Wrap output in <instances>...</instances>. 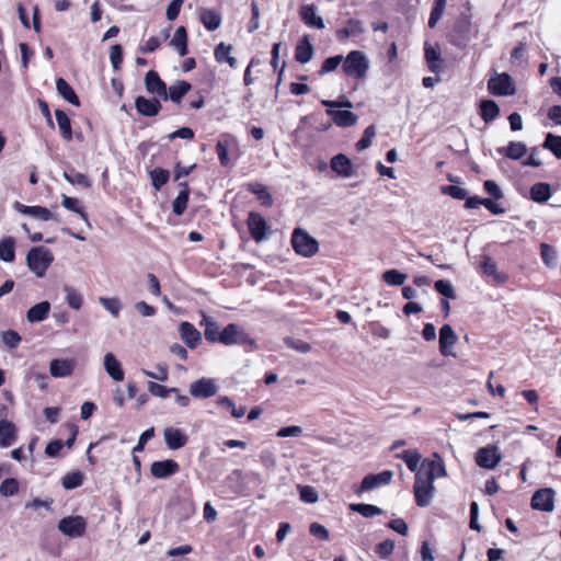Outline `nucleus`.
<instances>
[{
	"label": "nucleus",
	"mask_w": 561,
	"mask_h": 561,
	"mask_svg": "<svg viewBox=\"0 0 561 561\" xmlns=\"http://www.w3.org/2000/svg\"><path fill=\"white\" fill-rule=\"evenodd\" d=\"M393 473L391 470H385L379 473H369L365 476L359 485L354 486V492L360 495L364 492L371 491L381 485H387L391 482Z\"/></svg>",
	"instance_id": "nucleus-8"
},
{
	"label": "nucleus",
	"mask_w": 561,
	"mask_h": 561,
	"mask_svg": "<svg viewBox=\"0 0 561 561\" xmlns=\"http://www.w3.org/2000/svg\"><path fill=\"white\" fill-rule=\"evenodd\" d=\"M56 88L58 93L70 104L75 106L80 105L79 98L77 96L75 90L70 87V84L62 78L57 79Z\"/></svg>",
	"instance_id": "nucleus-40"
},
{
	"label": "nucleus",
	"mask_w": 561,
	"mask_h": 561,
	"mask_svg": "<svg viewBox=\"0 0 561 561\" xmlns=\"http://www.w3.org/2000/svg\"><path fill=\"white\" fill-rule=\"evenodd\" d=\"M2 342L9 347V348H15L20 342L21 336L20 334L14 330H7L1 333Z\"/></svg>",
	"instance_id": "nucleus-64"
},
{
	"label": "nucleus",
	"mask_w": 561,
	"mask_h": 561,
	"mask_svg": "<svg viewBox=\"0 0 561 561\" xmlns=\"http://www.w3.org/2000/svg\"><path fill=\"white\" fill-rule=\"evenodd\" d=\"M424 56L430 71L439 73L443 70L442 53L438 45H425Z\"/></svg>",
	"instance_id": "nucleus-20"
},
{
	"label": "nucleus",
	"mask_w": 561,
	"mask_h": 561,
	"mask_svg": "<svg viewBox=\"0 0 561 561\" xmlns=\"http://www.w3.org/2000/svg\"><path fill=\"white\" fill-rule=\"evenodd\" d=\"M198 16L207 31H216L221 24V15L214 9L202 8L198 11Z\"/></svg>",
	"instance_id": "nucleus-25"
},
{
	"label": "nucleus",
	"mask_w": 561,
	"mask_h": 561,
	"mask_svg": "<svg viewBox=\"0 0 561 561\" xmlns=\"http://www.w3.org/2000/svg\"><path fill=\"white\" fill-rule=\"evenodd\" d=\"M64 179L72 185H78L83 188H89L92 185L91 180L84 173L77 172L76 170L65 171Z\"/></svg>",
	"instance_id": "nucleus-44"
},
{
	"label": "nucleus",
	"mask_w": 561,
	"mask_h": 561,
	"mask_svg": "<svg viewBox=\"0 0 561 561\" xmlns=\"http://www.w3.org/2000/svg\"><path fill=\"white\" fill-rule=\"evenodd\" d=\"M376 130L374 125H369L365 128L362 138L356 142V149L362 151L371 145V140L375 137Z\"/></svg>",
	"instance_id": "nucleus-60"
},
{
	"label": "nucleus",
	"mask_w": 561,
	"mask_h": 561,
	"mask_svg": "<svg viewBox=\"0 0 561 561\" xmlns=\"http://www.w3.org/2000/svg\"><path fill=\"white\" fill-rule=\"evenodd\" d=\"M218 385L215 379L203 377L190 385V393L197 399H206L218 392Z\"/></svg>",
	"instance_id": "nucleus-10"
},
{
	"label": "nucleus",
	"mask_w": 561,
	"mask_h": 561,
	"mask_svg": "<svg viewBox=\"0 0 561 561\" xmlns=\"http://www.w3.org/2000/svg\"><path fill=\"white\" fill-rule=\"evenodd\" d=\"M435 456L437 457L436 460L424 459L417 470L419 472H423L425 477L431 478L433 481L436 478L445 477L447 474L442 458L437 454H435Z\"/></svg>",
	"instance_id": "nucleus-14"
},
{
	"label": "nucleus",
	"mask_w": 561,
	"mask_h": 561,
	"mask_svg": "<svg viewBox=\"0 0 561 561\" xmlns=\"http://www.w3.org/2000/svg\"><path fill=\"white\" fill-rule=\"evenodd\" d=\"M248 191H250L263 207H272L274 199L267 187L261 183L248 184Z\"/></svg>",
	"instance_id": "nucleus-31"
},
{
	"label": "nucleus",
	"mask_w": 561,
	"mask_h": 561,
	"mask_svg": "<svg viewBox=\"0 0 561 561\" xmlns=\"http://www.w3.org/2000/svg\"><path fill=\"white\" fill-rule=\"evenodd\" d=\"M179 470V463L172 459L154 461L150 467L151 474L157 479H167L175 474Z\"/></svg>",
	"instance_id": "nucleus-15"
},
{
	"label": "nucleus",
	"mask_w": 561,
	"mask_h": 561,
	"mask_svg": "<svg viewBox=\"0 0 561 561\" xmlns=\"http://www.w3.org/2000/svg\"><path fill=\"white\" fill-rule=\"evenodd\" d=\"M472 16L469 13H460L448 27L446 37L453 46L465 49L472 37Z\"/></svg>",
	"instance_id": "nucleus-1"
},
{
	"label": "nucleus",
	"mask_w": 561,
	"mask_h": 561,
	"mask_svg": "<svg viewBox=\"0 0 561 561\" xmlns=\"http://www.w3.org/2000/svg\"><path fill=\"white\" fill-rule=\"evenodd\" d=\"M314 49L307 36H304L295 48V59L300 64H307L311 60Z\"/></svg>",
	"instance_id": "nucleus-32"
},
{
	"label": "nucleus",
	"mask_w": 561,
	"mask_h": 561,
	"mask_svg": "<svg viewBox=\"0 0 561 561\" xmlns=\"http://www.w3.org/2000/svg\"><path fill=\"white\" fill-rule=\"evenodd\" d=\"M76 368L75 359H51L49 373L55 378H66L73 374Z\"/></svg>",
	"instance_id": "nucleus-16"
},
{
	"label": "nucleus",
	"mask_w": 561,
	"mask_h": 561,
	"mask_svg": "<svg viewBox=\"0 0 561 561\" xmlns=\"http://www.w3.org/2000/svg\"><path fill=\"white\" fill-rule=\"evenodd\" d=\"M331 169L342 178H350L354 174L352 161L344 153H337L330 161Z\"/></svg>",
	"instance_id": "nucleus-21"
},
{
	"label": "nucleus",
	"mask_w": 561,
	"mask_h": 561,
	"mask_svg": "<svg viewBox=\"0 0 561 561\" xmlns=\"http://www.w3.org/2000/svg\"><path fill=\"white\" fill-rule=\"evenodd\" d=\"M285 344L289 348H293L302 354H306V353L310 352V350H311V345L308 342H306L304 340H299V339L286 337Z\"/></svg>",
	"instance_id": "nucleus-63"
},
{
	"label": "nucleus",
	"mask_w": 561,
	"mask_h": 561,
	"mask_svg": "<svg viewBox=\"0 0 561 561\" xmlns=\"http://www.w3.org/2000/svg\"><path fill=\"white\" fill-rule=\"evenodd\" d=\"M239 331L236 324H228L224 330H221L219 336V343L225 345H233L238 342Z\"/></svg>",
	"instance_id": "nucleus-49"
},
{
	"label": "nucleus",
	"mask_w": 561,
	"mask_h": 561,
	"mask_svg": "<svg viewBox=\"0 0 561 561\" xmlns=\"http://www.w3.org/2000/svg\"><path fill=\"white\" fill-rule=\"evenodd\" d=\"M170 45L179 53L180 56L187 54V34L184 26H179L170 42Z\"/></svg>",
	"instance_id": "nucleus-37"
},
{
	"label": "nucleus",
	"mask_w": 561,
	"mask_h": 561,
	"mask_svg": "<svg viewBox=\"0 0 561 561\" xmlns=\"http://www.w3.org/2000/svg\"><path fill=\"white\" fill-rule=\"evenodd\" d=\"M497 153L513 160H519L527 152V147L522 141H510L507 146L496 149Z\"/></svg>",
	"instance_id": "nucleus-28"
},
{
	"label": "nucleus",
	"mask_w": 561,
	"mask_h": 561,
	"mask_svg": "<svg viewBox=\"0 0 561 561\" xmlns=\"http://www.w3.org/2000/svg\"><path fill=\"white\" fill-rule=\"evenodd\" d=\"M533 510L541 512H552L554 508V491L551 488L537 490L530 500Z\"/></svg>",
	"instance_id": "nucleus-11"
},
{
	"label": "nucleus",
	"mask_w": 561,
	"mask_h": 561,
	"mask_svg": "<svg viewBox=\"0 0 561 561\" xmlns=\"http://www.w3.org/2000/svg\"><path fill=\"white\" fill-rule=\"evenodd\" d=\"M248 232L256 243H261L272 236L273 230L260 213L250 211L248 213Z\"/></svg>",
	"instance_id": "nucleus-5"
},
{
	"label": "nucleus",
	"mask_w": 561,
	"mask_h": 561,
	"mask_svg": "<svg viewBox=\"0 0 561 561\" xmlns=\"http://www.w3.org/2000/svg\"><path fill=\"white\" fill-rule=\"evenodd\" d=\"M327 114L339 127H351L357 123V115L351 111L327 110Z\"/></svg>",
	"instance_id": "nucleus-27"
},
{
	"label": "nucleus",
	"mask_w": 561,
	"mask_h": 561,
	"mask_svg": "<svg viewBox=\"0 0 561 561\" xmlns=\"http://www.w3.org/2000/svg\"><path fill=\"white\" fill-rule=\"evenodd\" d=\"M16 440V428L15 425L8 421H0V446L2 448L10 447Z\"/></svg>",
	"instance_id": "nucleus-30"
},
{
	"label": "nucleus",
	"mask_w": 561,
	"mask_h": 561,
	"mask_svg": "<svg viewBox=\"0 0 561 561\" xmlns=\"http://www.w3.org/2000/svg\"><path fill=\"white\" fill-rule=\"evenodd\" d=\"M150 178L154 188L160 190L169 181L170 172L161 168H156L150 172Z\"/></svg>",
	"instance_id": "nucleus-53"
},
{
	"label": "nucleus",
	"mask_w": 561,
	"mask_h": 561,
	"mask_svg": "<svg viewBox=\"0 0 561 561\" xmlns=\"http://www.w3.org/2000/svg\"><path fill=\"white\" fill-rule=\"evenodd\" d=\"M396 457L402 459L405 462L408 469L416 473L421 460V455L416 450L408 449L401 454H397Z\"/></svg>",
	"instance_id": "nucleus-46"
},
{
	"label": "nucleus",
	"mask_w": 561,
	"mask_h": 561,
	"mask_svg": "<svg viewBox=\"0 0 561 561\" xmlns=\"http://www.w3.org/2000/svg\"><path fill=\"white\" fill-rule=\"evenodd\" d=\"M375 553L380 558V559H388L392 553H393V550H394V541L391 540V539H386L379 543H377L375 546Z\"/></svg>",
	"instance_id": "nucleus-57"
},
{
	"label": "nucleus",
	"mask_w": 561,
	"mask_h": 561,
	"mask_svg": "<svg viewBox=\"0 0 561 561\" xmlns=\"http://www.w3.org/2000/svg\"><path fill=\"white\" fill-rule=\"evenodd\" d=\"M500 115V107L493 100L480 102V116L485 124L493 122Z\"/></svg>",
	"instance_id": "nucleus-35"
},
{
	"label": "nucleus",
	"mask_w": 561,
	"mask_h": 561,
	"mask_svg": "<svg viewBox=\"0 0 561 561\" xmlns=\"http://www.w3.org/2000/svg\"><path fill=\"white\" fill-rule=\"evenodd\" d=\"M14 208L23 215H28L33 218H37V219H41L44 221L57 219L56 216L46 207L26 206V205H23V204L16 202L14 205Z\"/></svg>",
	"instance_id": "nucleus-19"
},
{
	"label": "nucleus",
	"mask_w": 561,
	"mask_h": 561,
	"mask_svg": "<svg viewBox=\"0 0 561 561\" xmlns=\"http://www.w3.org/2000/svg\"><path fill=\"white\" fill-rule=\"evenodd\" d=\"M434 288L437 293H439L445 298H449V299L456 298L455 290L448 280H445V279L436 280L434 284Z\"/></svg>",
	"instance_id": "nucleus-61"
},
{
	"label": "nucleus",
	"mask_w": 561,
	"mask_h": 561,
	"mask_svg": "<svg viewBox=\"0 0 561 561\" xmlns=\"http://www.w3.org/2000/svg\"><path fill=\"white\" fill-rule=\"evenodd\" d=\"M342 61H343V56L342 55H335V56L327 58L322 62V66H321V68L319 70V75L323 76L325 73L334 71L340 66V64Z\"/></svg>",
	"instance_id": "nucleus-59"
},
{
	"label": "nucleus",
	"mask_w": 561,
	"mask_h": 561,
	"mask_svg": "<svg viewBox=\"0 0 561 561\" xmlns=\"http://www.w3.org/2000/svg\"><path fill=\"white\" fill-rule=\"evenodd\" d=\"M148 390L152 396L159 398H168L171 392H178L176 388H167L153 381L148 383Z\"/></svg>",
	"instance_id": "nucleus-62"
},
{
	"label": "nucleus",
	"mask_w": 561,
	"mask_h": 561,
	"mask_svg": "<svg viewBox=\"0 0 561 561\" xmlns=\"http://www.w3.org/2000/svg\"><path fill=\"white\" fill-rule=\"evenodd\" d=\"M99 302L103 306V308L108 311L114 318H117L121 309L122 304L117 298H107V297H100Z\"/></svg>",
	"instance_id": "nucleus-54"
},
{
	"label": "nucleus",
	"mask_w": 561,
	"mask_h": 561,
	"mask_svg": "<svg viewBox=\"0 0 561 561\" xmlns=\"http://www.w3.org/2000/svg\"><path fill=\"white\" fill-rule=\"evenodd\" d=\"M216 403L227 411H230L232 416L236 419L242 417L245 414L243 407L237 408L234 403L228 397H219Z\"/></svg>",
	"instance_id": "nucleus-52"
},
{
	"label": "nucleus",
	"mask_w": 561,
	"mask_h": 561,
	"mask_svg": "<svg viewBox=\"0 0 561 561\" xmlns=\"http://www.w3.org/2000/svg\"><path fill=\"white\" fill-rule=\"evenodd\" d=\"M415 503L420 507L428 506L434 493V481L416 471L413 485Z\"/></svg>",
	"instance_id": "nucleus-6"
},
{
	"label": "nucleus",
	"mask_w": 561,
	"mask_h": 561,
	"mask_svg": "<svg viewBox=\"0 0 561 561\" xmlns=\"http://www.w3.org/2000/svg\"><path fill=\"white\" fill-rule=\"evenodd\" d=\"M180 187L181 191L179 192V195L176 196L172 204L173 213L178 216H181L185 211L190 195L186 182H181Z\"/></svg>",
	"instance_id": "nucleus-39"
},
{
	"label": "nucleus",
	"mask_w": 561,
	"mask_h": 561,
	"mask_svg": "<svg viewBox=\"0 0 561 561\" xmlns=\"http://www.w3.org/2000/svg\"><path fill=\"white\" fill-rule=\"evenodd\" d=\"M465 199H466L465 207L467 209H473V208H477L482 205L493 215H502L505 213V209L500 204L492 201L491 198L470 196V197H466Z\"/></svg>",
	"instance_id": "nucleus-17"
},
{
	"label": "nucleus",
	"mask_w": 561,
	"mask_h": 561,
	"mask_svg": "<svg viewBox=\"0 0 561 561\" xmlns=\"http://www.w3.org/2000/svg\"><path fill=\"white\" fill-rule=\"evenodd\" d=\"M61 205L66 209L79 214L80 217L87 222V225L90 226L88 216H87L85 211L83 210V208L80 206V203L77 198L69 197L67 195H62Z\"/></svg>",
	"instance_id": "nucleus-51"
},
{
	"label": "nucleus",
	"mask_w": 561,
	"mask_h": 561,
	"mask_svg": "<svg viewBox=\"0 0 561 561\" xmlns=\"http://www.w3.org/2000/svg\"><path fill=\"white\" fill-rule=\"evenodd\" d=\"M15 259V240L13 237H5L0 240V260L11 263Z\"/></svg>",
	"instance_id": "nucleus-41"
},
{
	"label": "nucleus",
	"mask_w": 561,
	"mask_h": 561,
	"mask_svg": "<svg viewBox=\"0 0 561 561\" xmlns=\"http://www.w3.org/2000/svg\"><path fill=\"white\" fill-rule=\"evenodd\" d=\"M83 482V474L80 471L69 472L62 478V486L72 490L80 486Z\"/></svg>",
	"instance_id": "nucleus-56"
},
{
	"label": "nucleus",
	"mask_w": 561,
	"mask_h": 561,
	"mask_svg": "<svg viewBox=\"0 0 561 561\" xmlns=\"http://www.w3.org/2000/svg\"><path fill=\"white\" fill-rule=\"evenodd\" d=\"M501 454L494 445L481 447L476 453V462L484 469H494L501 461Z\"/></svg>",
	"instance_id": "nucleus-12"
},
{
	"label": "nucleus",
	"mask_w": 561,
	"mask_h": 561,
	"mask_svg": "<svg viewBox=\"0 0 561 561\" xmlns=\"http://www.w3.org/2000/svg\"><path fill=\"white\" fill-rule=\"evenodd\" d=\"M201 325L205 327L204 335L208 342L215 343L219 341L221 330L216 321L204 313Z\"/></svg>",
	"instance_id": "nucleus-36"
},
{
	"label": "nucleus",
	"mask_w": 561,
	"mask_h": 561,
	"mask_svg": "<svg viewBox=\"0 0 561 561\" xmlns=\"http://www.w3.org/2000/svg\"><path fill=\"white\" fill-rule=\"evenodd\" d=\"M136 110L145 116H156L160 108V101L157 99H146L144 96H138L135 101Z\"/></svg>",
	"instance_id": "nucleus-29"
},
{
	"label": "nucleus",
	"mask_w": 561,
	"mask_h": 561,
	"mask_svg": "<svg viewBox=\"0 0 561 561\" xmlns=\"http://www.w3.org/2000/svg\"><path fill=\"white\" fill-rule=\"evenodd\" d=\"M488 89L492 95L495 96H507L513 95L516 92L512 77L502 72L491 78L488 81Z\"/></svg>",
	"instance_id": "nucleus-9"
},
{
	"label": "nucleus",
	"mask_w": 561,
	"mask_h": 561,
	"mask_svg": "<svg viewBox=\"0 0 561 561\" xmlns=\"http://www.w3.org/2000/svg\"><path fill=\"white\" fill-rule=\"evenodd\" d=\"M529 195L531 201L543 204L551 196V187L548 183L545 182L535 183L530 187Z\"/></svg>",
	"instance_id": "nucleus-34"
},
{
	"label": "nucleus",
	"mask_w": 561,
	"mask_h": 561,
	"mask_svg": "<svg viewBox=\"0 0 561 561\" xmlns=\"http://www.w3.org/2000/svg\"><path fill=\"white\" fill-rule=\"evenodd\" d=\"M164 440L170 449H180L187 443L186 434L175 427H167L163 432Z\"/></svg>",
	"instance_id": "nucleus-22"
},
{
	"label": "nucleus",
	"mask_w": 561,
	"mask_h": 561,
	"mask_svg": "<svg viewBox=\"0 0 561 561\" xmlns=\"http://www.w3.org/2000/svg\"><path fill=\"white\" fill-rule=\"evenodd\" d=\"M54 261V255L45 247L32 248L26 256L28 268L37 276L43 277Z\"/></svg>",
	"instance_id": "nucleus-4"
},
{
	"label": "nucleus",
	"mask_w": 561,
	"mask_h": 561,
	"mask_svg": "<svg viewBox=\"0 0 561 561\" xmlns=\"http://www.w3.org/2000/svg\"><path fill=\"white\" fill-rule=\"evenodd\" d=\"M103 365L106 374L114 380V381H123L124 380V370L122 368L121 363L117 360V358L112 353H106L103 358Z\"/></svg>",
	"instance_id": "nucleus-23"
},
{
	"label": "nucleus",
	"mask_w": 561,
	"mask_h": 561,
	"mask_svg": "<svg viewBox=\"0 0 561 561\" xmlns=\"http://www.w3.org/2000/svg\"><path fill=\"white\" fill-rule=\"evenodd\" d=\"M542 147L551 151L556 158L561 159V136L548 133Z\"/></svg>",
	"instance_id": "nucleus-48"
},
{
	"label": "nucleus",
	"mask_w": 561,
	"mask_h": 561,
	"mask_svg": "<svg viewBox=\"0 0 561 561\" xmlns=\"http://www.w3.org/2000/svg\"><path fill=\"white\" fill-rule=\"evenodd\" d=\"M145 84L148 93L168 100L167 84L162 81L157 71L150 70L145 76Z\"/></svg>",
	"instance_id": "nucleus-13"
},
{
	"label": "nucleus",
	"mask_w": 561,
	"mask_h": 561,
	"mask_svg": "<svg viewBox=\"0 0 561 561\" xmlns=\"http://www.w3.org/2000/svg\"><path fill=\"white\" fill-rule=\"evenodd\" d=\"M350 510L360 514L363 517L370 518L382 514V510L373 504L366 503H352Z\"/></svg>",
	"instance_id": "nucleus-45"
},
{
	"label": "nucleus",
	"mask_w": 561,
	"mask_h": 561,
	"mask_svg": "<svg viewBox=\"0 0 561 561\" xmlns=\"http://www.w3.org/2000/svg\"><path fill=\"white\" fill-rule=\"evenodd\" d=\"M540 255L546 265L554 266L556 261H557V251L552 245H550L548 243H541L540 244Z\"/></svg>",
	"instance_id": "nucleus-58"
},
{
	"label": "nucleus",
	"mask_w": 561,
	"mask_h": 561,
	"mask_svg": "<svg viewBox=\"0 0 561 561\" xmlns=\"http://www.w3.org/2000/svg\"><path fill=\"white\" fill-rule=\"evenodd\" d=\"M58 530L70 538L82 537L87 530V520L80 515L64 517L58 523Z\"/></svg>",
	"instance_id": "nucleus-7"
},
{
	"label": "nucleus",
	"mask_w": 561,
	"mask_h": 561,
	"mask_svg": "<svg viewBox=\"0 0 561 561\" xmlns=\"http://www.w3.org/2000/svg\"><path fill=\"white\" fill-rule=\"evenodd\" d=\"M180 334L183 342L190 347L195 348L202 340L199 331H197L190 322L180 324Z\"/></svg>",
	"instance_id": "nucleus-26"
},
{
	"label": "nucleus",
	"mask_w": 561,
	"mask_h": 561,
	"mask_svg": "<svg viewBox=\"0 0 561 561\" xmlns=\"http://www.w3.org/2000/svg\"><path fill=\"white\" fill-rule=\"evenodd\" d=\"M369 68V61L362 50H352L343 59V72L354 79H363Z\"/></svg>",
	"instance_id": "nucleus-2"
},
{
	"label": "nucleus",
	"mask_w": 561,
	"mask_h": 561,
	"mask_svg": "<svg viewBox=\"0 0 561 561\" xmlns=\"http://www.w3.org/2000/svg\"><path fill=\"white\" fill-rule=\"evenodd\" d=\"M50 310L48 301H42L28 309L26 318L31 323L41 322L46 319Z\"/></svg>",
	"instance_id": "nucleus-38"
},
{
	"label": "nucleus",
	"mask_w": 561,
	"mask_h": 561,
	"mask_svg": "<svg viewBox=\"0 0 561 561\" xmlns=\"http://www.w3.org/2000/svg\"><path fill=\"white\" fill-rule=\"evenodd\" d=\"M447 0H434L428 19V27L434 28L444 14Z\"/></svg>",
	"instance_id": "nucleus-50"
},
{
	"label": "nucleus",
	"mask_w": 561,
	"mask_h": 561,
	"mask_svg": "<svg viewBox=\"0 0 561 561\" xmlns=\"http://www.w3.org/2000/svg\"><path fill=\"white\" fill-rule=\"evenodd\" d=\"M294 251L302 257H312L319 251V242L302 228H295L290 239Z\"/></svg>",
	"instance_id": "nucleus-3"
},
{
	"label": "nucleus",
	"mask_w": 561,
	"mask_h": 561,
	"mask_svg": "<svg viewBox=\"0 0 561 561\" xmlns=\"http://www.w3.org/2000/svg\"><path fill=\"white\" fill-rule=\"evenodd\" d=\"M299 15L301 21L310 26L318 30L324 28L323 19L317 15L316 7L313 4H306L300 8Z\"/></svg>",
	"instance_id": "nucleus-24"
},
{
	"label": "nucleus",
	"mask_w": 561,
	"mask_h": 561,
	"mask_svg": "<svg viewBox=\"0 0 561 561\" xmlns=\"http://www.w3.org/2000/svg\"><path fill=\"white\" fill-rule=\"evenodd\" d=\"M55 116L62 138L70 141L72 139V129L69 117L61 110H56Z\"/></svg>",
	"instance_id": "nucleus-43"
},
{
	"label": "nucleus",
	"mask_w": 561,
	"mask_h": 561,
	"mask_svg": "<svg viewBox=\"0 0 561 561\" xmlns=\"http://www.w3.org/2000/svg\"><path fill=\"white\" fill-rule=\"evenodd\" d=\"M382 279L390 286H400L405 282L407 275L398 270H388L383 273Z\"/></svg>",
	"instance_id": "nucleus-55"
},
{
	"label": "nucleus",
	"mask_w": 561,
	"mask_h": 561,
	"mask_svg": "<svg viewBox=\"0 0 561 561\" xmlns=\"http://www.w3.org/2000/svg\"><path fill=\"white\" fill-rule=\"evenodd\" d=\"M482 273L492 276L496 283H504L507 280V275L497 271L496 262L489 255H484L481 261Z\"/></svg>",
	"instance_id": "nucleus-33"
},
{
	"label": "nucleus",
	"mask_w": 561,
	"mask_h": 561,
	"mask_svg": "<svg viewBox=\"0 0 561 561\" xmlns=\"http://www.w3.org/2000/svg\"><path fill=\"white\" fill-rule=\"evenodd\" d=\"M457 335L449 324H444L439 330V352L443 356L453 355L450 348L457 343Z\"/></svg>",
	"instance_id": "nucleus-18"
},
{
	"label": "nucleus",
	"mask_w": 561,
	"mask_h": 561,
	"mask_svg": "<svg viewBox=\"0 0 561 561\" xmlns=\"http://www.w3.org/2000/svg\"><path fill=\"white\" fill-rule=\"evenodd\" d=\"M192 85L184 81L179 80L172 84L168 90V100L170 99L174 103H180L182 98L191 90Z\"/></svg>",
	"instance_id": "nucleus-42"
},
{
	"label": "nucleus",
	"mask_w": 561,
	"mask_h": 561,
	"mask_svg": "<svg viewBox=\"0 0 561 561\" xmlns=\"http://www.w3.org/2000/svg\"><path fill=\"white\" fill-rule=\"evenodd\" d=\"M64 291L66 294V302L68 306L75 310H79L83 305V297L80 293H78L73 287L66 285L64 287Z\"/></svg>",
	"instance_id": "nucleus-47"
}]
</instances>
